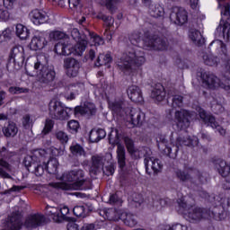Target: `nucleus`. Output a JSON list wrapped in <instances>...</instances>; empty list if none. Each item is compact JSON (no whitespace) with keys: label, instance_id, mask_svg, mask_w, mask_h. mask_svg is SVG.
Segmentation results:
<instances>
[{"label":"nucleus","instance_id":"1","mask_svg":"<svg viewBox=\"0 0 230 230\" xmlns=\"http://www.w3.org/2000/svg\"><path fill=\"white\" fill-rule=\"evenodd\" d=\"M129 40L134 49H128L127 52L122 54L119 62V68L124 75H136V72L146 59L145 58V49H155L157 51H164L168 49V41L166 39L159 38L158 36H147L141 40V32L136 31L129 36Z\"/></svg>","mask_w":230,"mask_h":230},{"label":"nucleus","instance_id":"2","mask_svg":"<svg viewBox=\"0 0 230 230\" xmlns=\"http://www.w3.org/2000/svg\"><path fill=\"white\" fill-rule=\"evenodd\" d=\"M73 112H75V114H81L82 116L85 114L93 116V114L96 112V106H94V103L86 102L83 106H77L73 110L64 107L62 102L57 99H52L49 103V114L52 119L64 121L71 118Z\"/></svg>","mask_w":230,"mask_h":230},{"label":"nucleus","instance_id":"3","mask_svg":"<svg viewBox=\"0 0 230 230\" xmlns=\"http://www.w3.org/2000/svg\"><path fill=\"white\" fill-rule=\"evenodd\" d=\"M186 198L178 199V204L181 209H183V217L191 222L197 224L203 218H214L215 220H224L226 218L225 212H217V208L211 212L206 208L194 207L186 203Z\"/></svg>","mask_w":230,"mask_h":230},{"label":"nucleus","instance_id":"4","mask_svg":"<svg viewBox=\"0 0 230 230\" xmlns=\"http://www.w3.org/2000/svg\"><path fill=\"white\" fill-rule=\"evenodd\" d=\"M44 62H46V57L38 56L33 66L27 65L25 71L29 76H36L40 84L49 85V84L55 82L57 72L55 71V66L45 65Z\"/></svg>","mask_w":230,"mask_h":230},{"label":"nucleus","instance_id":"5","mask_svg":"<svg viewBox=\"0 0 230 230\" xmlns=\"http://www.w3.org/2000/svg\"><path fill=\"white\" fill-rule=\"evenodd\" d=\"M84 171L83 170H74L68 172H65L61 180L65 182H53L50 186L58 190H84Z\"/></svg>","mask_w":230,"mask_h":230},{"label":"nucleus","instance_id":"6","mask_svg":"<svg viewBox=\"0 0 230 230\" xmlns=\"http://www.w3.org/2000/svg\"><path fill=\"white\" fill-rule=\"evenodd\" d=\"M119 137H121V131L112 128L109 134V143L110 145H117L116 154L118 164L120 170H124L127 166V151L125 150V146L118 141Z\"/></svg>","mask_w":230,"mask_h":230},{"label":"nucleus","instance_id":"7","mask_svg":"<svg viewBox=\"0 0 230 230\" xmlns=\"http://www.w3.org/2000/svg\"><path fill=\"white\" fill-rule=\"evenodd\" d=\"M176 177L182 181V182H190L191 183V187L195 188V186H200V184H204L206 181V173L200 172L198 169H189V170H178L176 171Z\"/></svg>","mask_w":230,"mask_h":230},{"label":"nucleus","instance_id":"8","mask_svg":"<svg viewBox=\"0 0 230 230\" xmlns=\"http://www.w3.org/2000/svg\"><path fill=\"white\" fill-rule=\"evenodd\" d=\"M201 80L204 87H207V89H218V87L225 89V91H229L230 89L229 78L225 80V83H222L215 75L210 73H203L201 74Z\"/></svg>","mask_w":230,"mask_h":230},{"label":"nucleus","instance_id":"9","mask_svg":"<svg viewBox=\"0 0 230 230\" xmlns=\"http://www.w3.org/2000/svg\"><path fill=\"white\" fill-rule=\"evenodd\" d=\"M127 105H128V102L125 101V98L122 96L116 97L115 99L108 102V107L110 111H111L112 114L122 119L124 118L127 110L129 108Z\"/></svg>","mask_w":230,"mask_h":230},{"label":"nucleus","instance_id":"10","mask_svg":"<svg viewBox=\"0 0 230 230\" xmlns=\"http://www.w3.org/2000/svg\"><path fill=\"white\" fill-rule=\"evenodd\" d=\"M124 121H128V123H131L135 127L139 125H143V121H145V112L137 108H128L122 118Z\"/></svg>","mask_w":230,"mask_h":230},{"label":"nucleus","instance_id":"11","mask_svg":"<svg viewBox=\"0 0 230 230\" xmlns=\"http://www.w3.org/2000/svg\"><path fill=\"white\" fill-rule=\"evenodd\" d=\"M198 112L201 121L205 125H208V127H211L212 128H216L220 136H226V130L224 129V128L218 125V122H217V119L213 115L206 112V111H204V109L202 108H199Z\"/></svg>","mask_w":230,"mask_h":230},{"label":"nucleus","instance_id":"12","mask_svg":"<svg viewBox=\"0 0 230 230\" xmlns=\"http://www.w3.org/2000/svg\"><path fill=\"white\" fill-rule=\"evenodd\" d=\"M191 119H193V112H190L186 110L175 111L174 121L180 130L188 128V127H190Z\"/></svg>","mask_w":230,"mask_h":230},{"label":"nucleus","instance_id":"13","mask_svg":"<svg viewBox=\"0 0 230 230\" xmlns=\"http://www.w3.org/2000/svg\"><path fill=\"white\" fill-rule=\"evenodd\" d=\"M46 224V217L42 214H33L29 216L24 222V226L27 229H37L40 226Z\"/></svg>","mask_w":230,"mask_h":230},{"label":"nucleus","instance_id":"14","mask_svg":"<svg viewBox=\"0 0 230 230\" xmlns=\"http://www.w3.org/2000/svg\"><path fill=\"white\" fill-rule=\"evenodd\" d=\"M64 68L70 78L77 76L78 71H80V62L75 58H66L64 60Z\"/></svg>","mask_w":230,"mask_h":230},{"label":"nucleus","instance_id":"15","mask_svg":"<svg viewBox=\"0 0 230 230\" xmlns=\"http://www.w3.org/2000/svg\"><path fill=\"white\" fill-rule=\"evenodd\" d=\"M171 21L174 22V24H186L188 22V12L184 8L174 7L170 15Z\"/></svg>","mask_w":230,"mask_h":230},{"label":"nucleus","instance_id":"16","mask_svg":"<svg viewBox=\"0 0 230 230\" xmlns=\"http://www.w3.org/2000/svg\"><path fill=\"white\" fill-rule=\"evenodd\" d=\"M29 17L36 26L48 22V13L42 10L34 9L29 13Z\"/></svg>","mask_w":230,"mask_h":230},{"label":"nucleus","instance_id":"17","mask_svg":"<svg viewBox=\"0 0 230 230\" xmlns=\"http://www.w3.org/2000/svg\"><path fill=\"white\" fill-rule=\"evenodd\" d=\"M127 94L129 100L135 103H143V102H145V99L143 98V92L137 85L129 86L127 90Z\"/></svg>","mask_w":230,"mask_h":230},{"label":"nucleus","instance_id":"18","mask_svg":"<svg viewBox=\"0 0 230 230\" xmlns=\"http://www.w3.org/2000/svg\"><path fill=\"white\" fill-rule=\"evenodd\" d=\"M213 164L221 177H227L230 173V165L222 158L214 160Z\"/></svg>","mask_w":230,"mask_h":230},{"label":"nucleus","instance_id":"19","mask_svg":"<svg viewBox=\"0 0 230 230\" xmlns=\"http://www.w3.org/2000/svg\"><path fill=\"white\" fill-rule=\"evenodd\" d=\"M46 46H48V40H46V37H44V35L34 36L30 43V49L32 51H39L40 49H44Z\"/></svg>","mask_w":230,"mask_h":230},{"label":"nucleus","instance_id":"20","mask_svg":"<svg viewBox=\"0 0 230 230\" xmlns=\"http://www.w3.org/2000/svg\"><path fill=\"white\" fill-rule=\"evenodd\" d=\"M144 163L146 172H148V166H151L154 173H159V172L163 170V164H161V160L154 156L146 157Z\"/></svg>","mask_w":230,"mask_h":230},{"label":"nucleus","instance_id":"21","mask_svg":"<svg viewBox=\"0 0 230 230\" xmlns=\"http://www.w3.org/2000/svg\"><path fill=\"white\" fill-rule=\"evenodd\" d=\"M54 51L55 53H57V55H63L65 57H68V55H71L72 52L71 43L66 40L59 41L55 45Z\"/></svg>","mask_w":230,"mask_h":230},{"label":"nucleus","instance_id":"22","mask_svg":"<svg viewBox=\"0 0 230 230\" xmlns=\"http://www.w3.org/2000/svg\"><path fill=\"white\" fill-rule=\"evenodd\" d=\"M10 60H13L14 64L24 63V49L22 47L13 48L10 55Z\"/></svg>","mask_w":230,"mask_h":230},{"label":"nucleus","instance_id":"23","mask_svg":"<svg viewBox=\"0 0 230 230\" xmlns=\"http://www.w3.org/2000/svg\"><path fill=\"white\" fill-rule=\"evenodd\" d=\"M89 40L88 39H81L78 41H76L77 43L73 46V44H71V55H76L77 57H82V55L84 54V51H85V48H87V43H88Z\"/></svg>","mask_w":230,"mask_h":230},{"label":"nucleus","instance_id":"24","mask_svg":"<svg viewBox=\"0 0 230 230\" xmlns=\"http://www.w3.org/2000/svg\"><path fill=\"white\" fill-rule=\"evenodd\" d=\"M92 166L90 168V173H93V175H96L98 172H105V169L103 168V157L94 155L92 157Z\"/></svg>","mask_w":230,"mask_h":230},{"label":"nucleus","instance_id":"25","mask_svg":"<svg viewBox=\"0 0 230 230\" xmlns=\"http://www.w3.org/2000/svg\"><path fill=\"white\" fill-rule=\"evenodd\" d=\"M2 132L5 137H15L19 133V128L14 122H8L4 126Z\"/></svg>","mask_w":230,"mask_h":230},{"label":"nucleus","instance_id":"26","mask_svg":"<svg viewBox=\"0 0 230 230\" xmlns=\"http://www.w3.org/2000/svg\"><path fill=\"white\" fill-rule=\"evenodd\" d=\"M151 98L156 100V102H163L166 98V92L163 84H156L151 93Z\"/></svg>","mask_w":230,"mask_h":230},{"label":"nucleus","instance_id":"27","mask_svg":"<svg viewBox=\"0 0 230 230\" xmlns=\"http://www.w3.org/2000/svg\"><path fill=\"white\" fill-rule=\"evenodd\" d=\"M120 220H122V222L125 224V226H128V227H135L137 226V217L125 211L121 214Z\"/></svg>","mask_w":230,"mask_h":230},{"label":"nucleus","instance_id":"28","mask_svg":"<svg viewBox=\"0 0 230 230\" xmlns=\"http://www.w3.org/2000/svg\"><path fill=\"white\" fill-rule=\"evenodd\" d=\"M149 7V13L151 17L159 18L164 15V8L159 4H152L147 5Z\"/></svg>","mask_w":230,"mask_h":230},{"label":"nucleus","instance_id":"29","mask_svg":"<svg viewBox=\"0 0 230 230\" xmlns=\"http://www.w3.org/2000/svg\"><path fill=\"white\" fill-rule=\"evenodd\" d=\"M123 210L109 208L106 211V217L110 221L118 222L119 220H121V215H123Z\"/></svg>","mask_w":230,"mask_h":230},{"label":"nucleus","instance_id":"30","mask_svg":"<svg viewBox=\"0 0 230 230\" xmlns=\"http://www.w3.org/2000/svg\"><path fill=\"white\" fill-rule=\"evenodd\" d=\"M46 172L52 175L58 172V160L57 158H50L46 164Z\"/></svg>","mask_w":230,"mask_h":230},{"label":"nucleus","instance_id":"31","mask_svg":"<svg viewBox=\"0 0 230 230\" xmlns=\"http://www.w3.org/2000/svg\"><path fill=\"white\" fill-rule=\"evenodd\" d=\"M124 141V145L130 155H134V154L137 153V149L136 147V145L134 144V140L128 137V136H124L122 137Z\"/></svg>","mask_w":230,"mask_h":230},{"label":"nucleus","instance_id":"32","mask_svg":"<svg viewBox=\"0 0 230 230\" xmlns=\"http://www.w3.org/2000/svg\"><path fill=\"white\" fill-rule=\"evenodd\" d=\"M16 35L22 40H26L30 37V30H28V27L19 23L16 25Z\"/></svg>","mask_w":230,"mask_h":230},{"label":"nucleus","instance_id":"33","mask_svg":"<svg viewBox=\"0 0 230 230\" xmlns=\"http://www.w3.org/2000/svg\"><path fill=\"white\" fill-rule=\"evenodd\" d=\"M0 177H4V179H10V174L8 172H11L12 167L8 162L4 159H0Z\"/></svg>","mask_w":230,"mask_h":230},{"label":"nucleus","instance_id":"34","mask_svg":"<svg viewBox=\"0 0 230 230\" xmlns=\"http://www.w3.org/2000/svg\"><path fill=\"white\" fill-rule=\"evenodd\" d=\"M69 215V207L67 206H61L59 208V212H58V217L56 216L55 218V222L57 223H60V222H64V220H67V216Z\"/></svg>","mask_w":230,"mask_h":230},{"label":"nucleus","instance_id":"35","mask_svg":"<svg viewBox=\"0 0 230 230\" xmlns=\"http://www.w3.org/2000/svg\"><path fill=\"white\" fill-rule=\"evenodd\" d=\"M112 62V57L109 53L100 54L96 59L95 66L100 67L101 66H107V64H111Z\"/></svg>","mask_w":230,"mask_h":230},{"label":"nucleus","instance_id":"36","mask_svg":"<svg viewBox=\"0 0 230 230\" xmlns=\"http://www.w3.org/2000/svg\"><path fill=\"white\" fill-rule=\"evenodd\" d=\"M78 84H69L66 88V98L67 100H75L76 98V95L78 94Z\"/></svg>","mask_w":230,"mask_h":230},{"label":"nucleus","instance_id":"37","mask_svg":"<svg viewBox=\"0 0 230 230\" xmlns=\"http://www.w3.org/2000/svg\"><path fill=\"white\" fill-rule=\"evenodd\" d=\"M178 142L184 146H197L199 145V138L197 137H189L183 139L179 137Z\"/></svg>","mask_w":230,"mask_h":230},{"label":"nucleus","instance_id":"38","mask_svg":"<svg viewBox=\"0 0 230 230\" xmlns=\"http://www.w3.org/2000/svg\"><path fill=\"white\" fill-rule=\"evenodd\" d=\"M189 37L198 46H200L202 44V34L200 31L191 29L189 32Z\"/></svg>","mask_w":230,"mask_h":230},{"label":"nucleus","instance_id":"39","mask_svg":"<svg viewBox=\"0 0 230 230\" xmlns=\"http://www.w3.org/2000/svg\"><path fill=\"white\" fill-rule=\"evenodd\" d=\"M203 61L206 66H217V64H218V58L211 53H205L203 55Z\"/></svg>","mask_w":230,"mask_h":230},{"label":"nucleus","instance_id":"40","mask_svg":"<svg viewBox=\"0 0 230 230\" xmlns=\"http://www.w3.org/2000/svg\"><path fill=\"white\" fill-rule=\"evenodd\" d=\"M51 184H53V182H50L49 185H33L32 190L34 193H36V195H42V193H46V191H48V188H56L53 187Z\"/></svg>","mask_w":230,"mask_h":230},{"label":"nucleus","instance_id":"41","mask_svg":"<svg viewBox=\"0 0 230 230\" xmlns=\"http://www.w3.org/2000/svg\"><path fill=\"white\" fill-rule=\"evenodd\" d=\"M156 143H157V146L159 148V150H163L164 146V148H167L169 154L170 152H172V149L168 146H166V137H164V135H161V134H158L156 136Z\"/></svg>","mask_w":230,"mask_h":230},{"label":"nucleus","instance_id":"42","mask_svg":"<svg viewBox=\"0 0 230 230\" xmlns=\"http://www.w3.org/2000/svg\"><path fill=\"white\" fill-rule=\"evenodd\" d=\"M45 211L46 215H48V217H51L52 220L55 222V217H58L59 208L47 205Z\"/></svg>","mask_w":230,"mask_h":230},{"label":"nucleus","instance_id":"43","mask_svg":"<svg viewBox=\"0 0 230 230\" xmlns=\"http://www.w3.org/2000/svg\"><path fill=\"white\" fill-rule=\"evenodd\" d=\"M68 130L71 134H76L78 132V128H80V123L78 120L72 119L67 123Z\"/></svg>","mask_w":230,"mask_h":230},{"label":"nucleus","instance_id":"44","mask_svg":"<svg viewBox=\"0 0 230 230\" xmlns=\"http://www.w3.org/2000/svg\"><path fill=\"white\" fill-rule=\"evenodd\" d=\"M46 171V163L40 164H34V173L37 177H41V175H44V172Z\"/></svg>","mask_w":230,"mask_h":230},{"label":"nucleus","instance_id":"45","mask_svg":"<svg viewBox=\"0 0 230 230\" xmlns=\"http://www.w3.org/2000/svg\"><path fill=\"white\" fill-rule=\"evenodd\" d=\"M50 40H62V39H66V33L60 31H54L49 33Z\"/></svg>","mask_w":230,"mask_h":230},{"label":"nucleus","instance_id":"46","mask_svg":"<svg viewBox=\"0 0 230 230\" xmlns=\"http://www.w3.org/2000/svg\"><path fill=\"white\" fill-rule=\"evenodd\" d=\"M70 150H71L73 155H76V156L85 155V151L84 150V147H82L78 144L70 146Z\"/></svg>","mask_w":230,"mask_h":230},{"label":"nucleus","instance_id":"47","mask_svg":"<svg viewBox=\"0 0 230 230\" xmlns=\"http://www.w3.org/2000/svg\"><path fill=\"white\" fill-rule=\"evenodd\" d=\"M55 125V121L51 119H47L45 122V127L42 130L43 136H46L47 134H49L51 130H53V127Z\"/></svg>","mask_w":230,"mask_h":230},{"label":"nucleus","instance_id":"48","mask_svg":"<svg viewBox=\"0 0 230 230\" xmlns=\"http://www.w3.org/2000/svg\"><path fill=\"white\" fill-rule=\"evenodd\" d=\"M101 19L103 21L106 30H111L114 26V18L112 16L102 15Z\"/></svg>","mask_w":230,"mask_h":230},{"label":"nucleus","instance_id":"49","mask_svg":"<svg viewBox=\"0 0 230 230\" xmlns=\"http://www.w3.org/2000/svg\"><path fill=\"white\" fill-rule=\"evenodd\" d=\"M91 40L93 42L94 46H102V44H105V40L103 38L93 33L90 34Z\"/></svg>","mask_w":230,"mask_h":230},{"label":"nucleus","instance_id":"50","mask_svg":"<svg viewBox=\"0 0 230 230\" xmlns=\"http://www.w3.org/2000/svg\"><path fill=\"white\" fill-rule=\"evenodd\" d=\"M164 230H188V226L176 223L165 226Z\"/></svg>","mask_w":230,"mask_h":230},{"label":"nucleus","instance_id":"51","mask_svg":"<svg viewBox=\"0 0 230 230\" xmlns=\"http://www.w3.org/2000/svg\"><path fill=\"white\" fill-rule=\"evenodd\" d=\"M36 159L37 156L35 155H27L24 158L23 164L26 166V168H30V166H34Z\"/></svg>","mask_w":230,"mask_h":230},{"label":"nucleus","instance_id":"52","mask_svg":"<svg viewBox=\"0 0 230 230\" xmlns=\"http://www.w3.org/2000/svg\"><path fill=\"white\" fill-rule=\"evenodd\" d=\"M73 213L75 217H85V207L75 206L73 209Z\"/></svg>","mask_w":230,"mask_h":230},{"label":"nucleus","instance_id":"53","mask_svg":"<svg viewBox=\"0 0 230 230\" xmlns=\"http://www.w3.org/2000/svg\"><path fill=\"white\" fill-rule=\"evenodd\" d=\"M172 105L174 109H177V107H182V96L174 95L172 99Z\"/></svg>","mask_w":230,"mask_h":230},{"label":"nucleus","instance_id":"54","mask_svg":"<svg viewBox=\"0 0 230 230\" xmlns=\"http://www.w3.org/2000/svg\"><path fill=\"white\" fill-rule=\"evenodd\" d=\"M212 46H215V48H220L221 51L226 54V44H224V41L216 40L210 43L209 48Z\"/></svg>","mask_w":230,"mask_h":230},{"label":"nucleus","instance_id":"55","mask_svg":"<svg viewBox=\"0 0 230 230\" xmlns=\"http://www.w3.org/2000/svg\"><path fill=\"white\" fill-rule=\"evenodd\" d=\"M9 93H11V94H21L22 93H28V88L11 86L9 88Z\"/></svg>","mask_w":230,"mask_h":230},{"label":"nucleus","instance_id":"56","mask_svg":"<svg viewBox=\"0 0 230 230\" xmlns=\"http://www.w3.org/2000/svg\"><path fill=\"white\" fill-rule=\"evenodd\" d=\"M56 137L57 139H58V141H60V143H67V141H69V137H67V134H66V132L64 131H58L56 134Z\"/></svg>","mask_w":230,"mask_h":230},{"label":"nucleus","instance_id":"57","mask_svg":"<svg viewBox=\"0 0 230 230\" xmlns=\"http://www.w3.org/2000/svg\"><path fill=\"white\" fill-rule=\"evenodd\" d=\"M89 138L92 143H98V141H100V137L98 136L97 129L91 130Z\"/></svg>","mask_w":230,"mask_h":230},{"label":"nucleus","instance_id":"58","mask_svg":"<svg viewBox=\"0 0 230 230\" xmlns=\"http://www.w3.org/2000/svg\"><path fill=\"white\" fill-rule=\"evenodd\" d=\"M71 37L75 41L82 40V39H87V37H85V36H80V31H78V29H73L72 30Z\"/></svg>","mask_w":230,"mask_h":230},{"label":"nucleus","instance_id":"59","mask_svg":"<svg viewBox=\"0 0 230 230\" xmlns=\"http://www.w3.org/2000/svg\"><path fill=\"white\" fill-rule=\"evenodd\" d=\"M22 123L24 128H30V125L32 123L30 114H26L22 117Z\"/></svg>","mask_w":230,"mask_h":230},{"label":"nucleus","instance_id":"60","mask_svg":"<svg viewBox=\"0 0 230 230\" xmlns=\"http://www.w3.org/2000/svg\"><path fill=\"white\" fill-rule=\"evenodd\" d=\"M219 204L223 209H227L230 206V197L229 198H221Z\"/></svg>","mask_w":230,"mask_h":230},{"label":"nucleus","instance_id":"61","mask_svg":"<svg viewBox=\"0 0 230 230\" xmlns=\"http://www.w3.org/2000/svg\"><path fill=\"white\" fill-rule=\"evenodd\" d=\"M10 19V13L8 10L0 9V21H8Z\"/></svg>","mask_w":230,"mask_h":230},{"label":"nucleus","instance_id":"62","mask_svg":"<svg viewBox=\"0 0 230 230\" xmlns=\"http://www.w3.org/2000/svg\"><path fill=\"white\" fill-rule=\"evenodd\" d=\"M133 202H135L136 208H139V206H141V204H143V195L135 194Z\"/></svg>","mask_w":230,"mask_h":230},{"label":"nucleus","instance_id":"63","mask_svg":"<svg viewBox=\"0 0 230 230\" xmlns=\"http://www.w3.org/2000/svg\"><path fill=\"white\" fill-rule=\"evenodd\" d=\"M118 3H119V0H106V8L108 10H113Z\"/></svg>","mask_w":230,"mask_h":230},{"label":"nucleus","instance_id":"64","mask_svg":"<svg viewBox=\"0 0 230 230\" xmlns=\"http://www.w3.org/2000/svg\"><path fill=\"white\" fill-rule=\"evenodd\" d=\"M17 0H4V6L7 8V10H12Z\"/></svg>","mask_w":230,"mask_h":230}]
</instances>
